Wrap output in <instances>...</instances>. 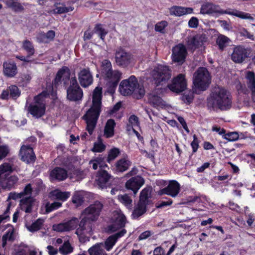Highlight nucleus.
Masks as SVG:
<instances>
[{
    "label": "nucleus",
    "instance_id": "nucleus-60",
    "mask_svg": "<svg viewBox=\"0 0 255 255\" xmlns=\"http://www.w3.org/2000/svg\"><path fill=\"white\" fill-rule=\"evenodd\" d=\"M11 204L10 203H8L6 207L5 211H4L3 214L0 215V223L3 221V220H6L7 218H9V213L10 208Z\"/></svg>",
    "mask_w": 255,
    "mask_h": 255
},
{
    "label": "nucleus",
    "instance_id": "nucleus-52",
    "mask_svg": "<svg viewBox=\"0 0 255 255\" xmlns=\"http://www.w3.org/2000/svg\"><path fill=\"white\" fill-rule=\"evenodd\" d=\"M72 202L78 207L81 205L83 202L82 195L79 192H76L72 197Z\"/></svg>",
    "mask_w": 255,
    "mask_h": 255
},
{
    "label": "nucleus",
    "instance_id": "nucleus-27",
    "mask_svg": "<svg viewBox=\"0 0 255 255\" xmlns=\"http://www.w3.org/2000/svg\"><path fill=\"white\" fill-rule=\"evenodd\" d=\"M170 14L175 16H181L185 14L192 13L193 9L180 6H173L169 8Z\"/></svg>",
    "mask_w": 255,
    "mask_h": 255
},
{
    "label": "nucleus",
    "instance_id": "nucleus-51",
    "mask_svg": "<svg viewBox=\"0 0 255 255\" xmlns=\"http://www.w3.org/2000/svg\"><path fill=\"white\" fill-rule=\"evenodd\" d=\"M102 157L101 156L97 157L89 162V164L92 166L93 169L96 170L99 166H102Z\"/></svg>",
    "mask_w": 255,
    "mask_h": 255
},
{
    "label": "nucleus",
    "instance_id": "nucleus-31",
    "mask_svg": "<svg viewBox=\"0 0 255 255\" xmlns=\"http://www.w3.org/2000/svg\"><path fill=\"white\" fill-rule=\"evenodd\" d=\"M126 224V217L123 215H119L115 222L108 227V232L113 233L123 227Z\"/></svg>",
    "mask_w": 255,
    "mask_h": 255
},
{
    "label": "nucleus",
    "instance_id": "nucleus-2",
    "mask_svg": "<svg viewBox=\"0 0 255 255\" xmlns=\"http://www.w3.org/2000/svg\"><path fill=\"white\" fill-rule=\"evenodd\" d=\"M232 97L226 89L215 87L207 99V106L210 110L227 111L231 109Z\"/></svg>",
    "mask_w": 255,
    "mask_h": 255
},
{
    "label": "nucleus",
    "instance_id": "nucleus-48",
    "mask_svg": "<svg viewBox=\"0 0 255 255\" xmlns=\"http://www.w3.org/2000/svg\"><path fill=\"white\" fill-rule=\"evenodd\" d=\"M94 31L95 33L98 34L100 38L102 40L104 39L105 36L107 33V32L102 27V25L100 24L96 25Z\"/></svg>",
    "mask_w": 255,
    "mask_h": 255
},
{
    "label": "nucleus",
    "instance_id": "nucleus-9",
    "mask_svg": "<svg viewBox=\"0 0 255 255\" xmlns=\"http://www.w3.org/2000/svg\"><path fill=\"white\" fill-rule=\"evenodd\" d=\"M46 95V92H43L35 97V103L30 105L28 108L29 113L33 117L39 118L42 117L45 113V104L42 98Z\"/></svg>",
    "mask_w": 255,
    "mask_h": 255
},
{
    "label": "nucleus",
    "instance_id": "nucleus-55",
    "mask_svg": "<svg viewBox=\"0 0 255 255\" xmlns=\"http://www.w3.org/2000/svg\"><path fill=\"white\" fill-rule=\"evenodd\" d=\"M187 43L188 45L191 46L192 48L193 47H196L199 46L200 45L198 36L189 37L187 41Z\"/></svg>",
    "mask_w": 255,
    "mask_h": 255
},
{
    "label": "nucleus",
    "instance_id": "nucleus-40",
    "mask_svg": "<svg viewBox=\"0 0 255 255\" xmlns=\"http://www.w3.org/2000/svg\"><path fill=\"white\" fill-rule=\"evenodd\" d=\"M119 200L127 207L128 209L131 210L132 207V199L127 194L120 195L118 196Z\"/></svg>",
    "mask_w": 255,
    "mask_h": 255
},
{
    "label": "nucleus",
    "instance_id": "nucleus-41",
    "mask_svg": "<svg viewBox=\"0 0 255 255\" xmlns=\"http://www.w3.org/2000/svg\"><path fill=\"white\" fill-rule=\"evenodd\" d=\"M22 47L26 51L28 57H30L34 54L35 50L32 43L29 40L27 39L24 40L22 42Z\"/></svg>",
    "mask_w": 255,
    "mask_h": 255
},
{
    "label": "nucleus",
    "instance_id": "nucleus-3",
    "mask_svg": "<svg viewBox=\"0 0 255 255\" xmlns=\"http://www.w3.org/2000/svg\"><path fill=\"white\" fill-rule=\"evenodd\" d=\"M92 107L83 117L87 124L86 129L90 134L93 132L101 112L102 88L96 87L93 91Z\"/></svg>",
    "mask_w": 255,
    "mask_h": 255
},
{
    "label": "nucleus",
    "instance_id": "nucleus-7",
    "mask_svg": "<svg viewBox=\"0 0 255 255\" xmlns=\"http://www.w3.org/2000/svg\"><path fill=\"white\" fill-rule=\"evenodd\" d=\"M157 86L165 84L171 77V71L168 66L158 65L155 67L151 73Z\"/></svg>",
    "mask_w": 255,
    "mask_h": 255
},
{
    "label": "nucleus",
    "instance_id": "nucleus-34",
    "mask_svg": "<svg viewBox=\"0 0 255 255\" xmlns=\"http://www.w3.org/2000/svg\"><path fill=\"white\" fill-rule=\"evenodd\" d=\"M70 196V192H62L59 190H55L50 192V197L54 200L65 201Z\"/></svg>",
    "mask_w": 255,
    "mask_h": 255
},
{
    "label": "nucleus",
    "instance_id": "nucleus-42",
    "mask_svg": "<svg viewBox=\"0 0 255 255\" xmlns=\"http://www.w3.org/2000/svg\"><path fill=\"white\" fill-rule=\"evenodd\" d=\"M43 222L44 220L43 219H38L31 225H26L27 229L31 232L37 231L41 229Z\"/></svg>",
    "mask_w": 255,
    "mask_h": 255
},
{
    "label": "nucleus",
    "instance_id": "nucleus-45",
    "mask_svg": "<svg viewBox=\"0 0 255 255\" xmlns=\"http://www.w3.org/2000/svg\"><path fill=\"white\" fill-rule=\"evenodd\" d=\"M74 9V7L72 6H66L62 4H59L56 6L54 9L55 13L62 14L69 11H71Z\"/></svg>",
    "mask_w": 255,
    "mask_h": 255
},
{
    "label": "nucleus",
    "instance_id": "nucleus-33",
    "mask_svg": "<svg viewBox=\"0 0 255 255\" xmlns=\"http://www.w3.org/2000/svg\"><path fill=\"white\" fill-rule=\"evenodd\" d=\"M131 165V162L127 158L124 157L118 160L116 163V170L117 172H123Z\"/></svg>",
    "mask_w": 255,
    "mask_h": 255
},
{
    "label": "nucleus",
    "instance_id": "nucleus-17",
    "mask_svg": "<svg viewBox=\"0 0 255 255\" xmlns=\"http://www.w3.org/2000/svg\"><path fill=\"white\" fill-rule=\"evenodd\" d=\"M78 79L81 86L87 88L93 81V76L89 69H83L78 74Z\"/></svg>",
    "mask_w": 255,
    "mask_h": 255
},
{
    "label": "nucleus",
    "instance_id": "nucleus-26",
    "mask_svg": "<svg viewBox=\"0 0 255 255\" xmlns=\"http://www.w3.org/2000/svg\"><path fill=\"white\" fill-rule=\"evenodd\" d=\"M35 204V199L31 197V196H27L20 200L21 209L26 213H31Z\"/></svg>",
    "mask_w": 255,
    "mask_h": 255
},
{
    "label": "nucleus",
    "instance_id": "nucleus-11",
    "mask_svg": "<svg viewBox=\"0 0 255 255\" xmlns=\"http://www.w3.org/2000/svg\"><path fill=\"white\" fill-rule=\"evenodd\" d=\"M116 63L120 67L126 68L132 62V55L122 48H118L115 52Z\"/></svg>",
    "mask_w": 255,
    "mask_h": 255
},
{
    "label": "nucleus",
    "instance_id": "nucleus-20",
    "mask_svg": "<svg viewBox=\"0 0 255 255\" xmlns=\"http://www.w3.org/2000/svg\"><path fill=\"white\" fill-rule=\"evenodd\" d=\"M144 180L140 176H136L131 178L126 183L127 189L132 190L136 194L139 188L143 185Z\"/></svg>",
    "mask_w": 255,
    "mask_h": 255
},
{
    "label": "nucleus",
    "instance_id": "nucleus-64",
    "mask_svg": "<svg viewBox=\"0 0 255 255\" xmlns=\"http://www.w3.org/2000/svg\"><path fill=\"white\" fill-rule=\"evenodd\" d=\"M47 249L49 255H55L58 253V250L51 246H48Z\"/></svg>",
    "mask_w": 255,
    "mask_h": 255
},
{
    "label": "nucleus",
    "instance_id": "nucleus-16",
    "mask_svg": "<svg viewBox=\"0 0 255 255\" xmlns=\"http://www.w3.org/2000/svg\"><path fill=\"white\" fill-rule=\"evenodd\" d=\"M169 88L173 92L178 93L183 91L186 88V81L184 75L179 74L168 85Z\"/></svg>",
    "mask_w": 255,
    "mask_h": 255
},
{
    "label": "nucleus",
    "instance_id": "nucleus-22",
    "mask_svg": "<svg viewBox=\"0 0 255 255\" xmlns=\"http://www.w3.org/2000/svg\"><path fill=\"white\" fill-rule=\"evenodd\" d=\"M3 74L8 78H13L17 74V68L15 63L7 60L3 63Z\"/></svg>",
    "mask_w": 255,
    "mask_h": 255
},
{
    "label": "nucleus",
    "instance_id": "nucleus-21",
    "mask_svg": "<svg viewBox=\"0 0 255 255\" xmlns=\"http://www.w3.org/2000/svg\"><path fill=\"white\" fill-rule=\"evenodd\" d=\"M21 159L26 163H30L35 160V156L32 148L29 145H23L20 150Z\"/></svg>",
    "mask_w": 255,
    "mask_h": 255
},
{
    "label": "nucleus",
    "instance_id": "nucleus-13",
    "mask_svg": "<svg viewBox=\"0 0 255 255\" xmlns=\"http://www.w3.org/2000/svg\"><path fill=\"white\" fill-rule=\"evenodd\" d=\"M79 223V220L75 217L72 218L67 222L53 225V230L58 232H69L75 229Z\"/></svg>",
    "mask_w": 255,
    "mask_h": 255
},
{
    "label": "nucleus",
    "instance_id": "nucleus-38",
    "mask_svg": "<svg viewBox=\"0 0 255 255\" xmlns=\"http://www.w3.org/2000/svg\"><path fill=\"white\" fill-rule=\"evenodd\" d=\"M12 171V166L8 163H4L0 165V180Z\"/></svg>",
    "mask_w": 255,
    "mask_h": 255
},
{
    "label": "nucleus",
    "instance_id": "nucleus-8",
    "mask_svg": "<svg viewBox=\"0 0 255 255\" xmlns=\"http://www.w3.org/2000/svg\"><path fill=\"white\" fill-rule=\"evenodd\" d=\"M210 80L209 73L205 68H199L194 74V85L200 90H206L210 83Z\"/></svg>",
    "mask_w": 255,
    "mask_h": 255
},
{
    "label": "nucleus",
    "instance_id": "nucleus-63",
    "mask_svg": "<svg viewBox=\"0 0 255 255\" xmlns=\"http://www.w3.org/2000/svg\"><path fill=\"white\" fill-rule=\"evenodd\" d=\"M45 36V33L40 32L37 36V40L40 42L47 43L48 40Z\"/></svg>",
    "mask_w": 255,
    "mask_h": 255
},
{
    "label": "nucleus",
    "instance_id": "nucleus-1",
    "mask_svg": "<svg viewBox=\"0 0 255 255\" xmlns=\"http://www.w3.org/2000/svg\"><path fill=\"white\" fill-rule=\"evenodd\" d=\"M70 71L67 67H63L56 74L53 82L55 86H58L61 81L64 86H67V98L70 101L77 102L83 98V92L79 86L75 77L70 78Z\"/></svg>",
    "mask_w": 255,
    "mask_h": 255
},
{
    "label": "nucleus",
    "instance_id": "nucleus-19",
    "mask_svg": "<svg viewBox=\"0 0 255 255\" xmlns=\"http://www.w3.org/2000/svg\"><path fill=\"white\" fill-rule=\"evenodd\" d=\"M92 223L88 219L83 218L79 224V227L76 229L75 234L79 237L91 234L92 232Z\"/></svg>",
    "mask_w": 255,
    "mask_h": 255
},
{
    "label": "nucleus",
    "instance_id": "nucleus-49",
    "mask_svg": "<svg viewBox=\"0 0 255 255\" xmlns=\"http://www.w3.org/2000/svg\"><path fill=\"white\" fill-rule=\"evenodd\" d=\"M37 253L34 250L27 248L19 249L15 252L14 255H36Z\"/></svg>",
    "mask_w": 255,
    "mask_h": 255
},
{
    "label": "nucleus",
    "instance_id": "nucleus-35",
    "mask_svg": "<svg viewBox=\"0 0 255 255\" xmlns=\"http://www.w3.org/2000/svg\"><path fill=\"white\" fill-rule=\"evenodd\" d=\"M4 3L8 7L10 8L15 12H22L24 10L23 5L25 4H21L18 2L17 0H4Z\"/></svg>",
    "mask_w": 255,
    "mask_h": 255
},
{
    "label": "nucleus",
    "instance_id": "nucleus-62",
    "mask_svg": "<svg viewBox=\"0 0 255 255\" xmlns=\"http://www.w3.org/2000/svg\"><path fill=\"white\" fill-rule=\"evenodd\" d=\"M193 138H194V140L191 142V145L193 149V152H196L198 148L199 144H198V142L197 139L195 135H194Z\"/></svg>",
    "mask_w": 255,
    "mask_h": 255
},
{
    "label": "nucleus",
    "instance_id": "nucleus-46",
    "mask_svg": "<svg viewBox=\"0 0 255 255\" xmlns=\"http://www.w3.org/2000/svg\"><path fill=\"white\" fill-rule=\"evenodd\" d=\"M14 239V232L13 230H8L5 234L2 236V247H4L6 244V241H13Z\"/></svg>",
    "mask_w": 255,
    "mask_h": 255
},
{
    "label": "nucleus",
    "instance_id": "nucleus-53",
    "mask_svg": "<svg viewBox=\"0 0 255 255\" xmlns=\"http://www.w3.org/2000/svg\"><path fill=\"white\" fill-rule=\"evenodd\" d=\"M224 136L225 139L230 141H236L239 138V133L236 131L230 132L225 134Z\"/></svg>",
    "mask_w": 255,
    "mask_h": 255
},
{
    "label": "nucleus",
    "instance_id": "nucleus-30",
    "mask_svg": "<svg viewBox=\"0 0 255 255\" xmlns=\"http://www.w3.org/2000/svg\"><path fill=\"white\" fill-rule=\"evenodd\" d=\"M247 84L248 88L252 92L253 100L255 102V75L253 72L248 71L246 75Z\"/></svg>",
    "mask_w": 255,
    "mask_h": 255
},
{
    "label": "nucleus",
    "instance_id": "nucleus-18",
    "mask_svg": "<svg viewBox=\"0 0 255 255\" xmlns=\"http://www.w3.org/2000/svg\"><path fill=\"white\" fill-rule=\"evenodd\" d=\"M180 190L179 184L176 181L172 180L170 182L167 187L160 190L158 194L160 195L167 194L172 197H175L178 195Z\"/></svg>",
    "mask_w": 255,
    "mask_h": 255
},
{
    "label": "nucleus",
    "instance_id": "nucleus-50",
    "mask_svg": "<svg viewBox=\"0 0 255 255\" xmlns=\"http://www.w3.org/2000/svg\"><path fill=\"white\" fill-rule=\"evenodd\" d=\"M120 150L117 148H113L111 149L108 153L107 161L110 163L111 161L114 160L119 154Z\"/></svg>",
    "mask_w": 255,
    "mask_h": 255
},
{
    "label": "nucleus",
    "instance_id": "nucleus-14",
    "mask_svg": "<svg viewBox=\"0 0 255 255\" xmlns=\"http://www.w3.org/2000/svg\"><path fill=\"white\" fill-rule=\"evenodd\" d=\"M250 51L242 46H238L234 48L231 55L232 60L235 63H241L249 56Z\"/></svg>",
    "mask_w": 255,
    "mask_h": 255
},
{
    "label": "nucleus",
    "instance_id": "nucleus-61",
    "mask_svg": "<svg viewBox=\"0 0 255 255\" xmlns=\"http://www.w3.org/2000/svg\"><path fill=\"white\" fill-rule=\"evenodd\" d=\"M129 123L132 127L138 126L139 122L138 118L135 115H131L128 119Z\"/></svg>",
    "mask_w": 255,
    "mask_h": 255
},
{
    "label": "nucleus",
    "instance_id": "nucleus-29",
    "mask_svg": "<svg viewBox=\"0 0 255 255\" xmlns=\"http://www.w3.org/2000/svg\"><path fill=\"white\" fill-rule=\"evenodd\" d=\"M50 177L52 180L63 181L67 177V172L64 168L56 167L50 172Z\"/></svg>",
    "mask_w": 255,
    "mask_h": 255
},
{
    "label": "nucleus",
    "instance_id": "nucleus-25",
    "mask_svg": "<svg viewBox=\"0 0 255 255\" xmlns=\"http://www.w3.org/2000/svg\"><path fill=\"white\" fill-rule=\"evenodd\" d=\"M111 177L112 176L107 171L102 170L98 172L96 181L99 187L103 189L107 187L108 182Z\"/></svg>",
    "mask_w": 255,
    "mask_h": 255
},
{
    "label": "nucleus",
    "instance_id": "nucleus-5",
    "mask_svg": "<svg viewBox=\"0 0 255 255\" xmlns=\"http://www.w3.org/2000/svg\"><path fill=\"white\" fill-rule=\"evenodd\" d=\"M218 13L220 14H229L240 17L242 19H249L253 21L254 18L250 13L238 11L237 10L233 11L224 10L221 9L219 5L214 4L212 3H206L203 4L201 7L200 13L210 14Z\"/></svg>",
    "mask_w": 255,
    "mask_h": 255
},
{
    "label": "nucleus",
    "instance_id": "nucleus-15",
    "mask_svg": "<svg viewBox=\"0 0 255 255\" xmlns=\"http://www.w3.org/2000/svg\"><path fill=\"white\" fill-rule=\"evenodd\" d=\"M162 92V90L159 88L156 89L148 95V102L154 108L157 109L163 108L166 104L162 99L159 94Z\"/></svg>",
    "mask_w": 255,
    "mask_h": 255
},
{
    "label": "nucleus",
    "instance_id": "nucleus-58",
    "mask_svg": "<svg viewBox=\"0 0 255 255\" xmlns=\"http://www.w3.org/2000/svg\"><path fill=\"white\" fill-rule=\"evenodd\" d=\"M9 152V149L7 145H0V159L6 156Z\"/></svg>",
    "mask_w": 255,
    "mask_h": 255
},
{
    "label": "nucleus",
    "instance_id": "nucleus-28",
    "mask_svg": "<svg viewBox=\"0 0 255 255\" xmlns=\"http://www.w3.org/2000/svg\"><path fill=\"white\" fill-rule=\"evenodd\" d=\"M122 73L119 70H113L110 71L108 74L104 76L105 79L109 82L113 87L117 85L122 77Z\"/></svg>",
    "mask_w": 255,
    "mask_h": 255
},
{
    "label": "nucleus",
    "instance_id": "nucleus-43",
    "mask_svg": "<svg viewBox=\"0 0 255 255\" xmlns=\"http://www.w3.org/2000/svg\"><path fill=\"white\" fill-rule=\"evenodd\" d=\"M230 41V39L223 35H220L216 40V42L219 48L222 50L228 45Z\"/></svg>",
    "mask_w": 255,
    "mask_h": 255
},
{
    "label": "nucleus",
    "instance_id": "nucleus-23",
    "mask_svg": "<svg viewBox=\"0 0 255 255\" xmlns=\"http://www.w3.org/2000/svg\"><path fill=\"white\" fill-rule=\"evenodd\" d=\"M33 188L31 184L29 183L27 184L24 188L23 191L20 193H16L15 192H10L7 198V201L10 199L17 200L19 199L24 198L27 196H31Z\"/></svg>",
    "mask_w": 255,
    "mask_h": 255
},
{
    "label": "nucleus",
    "instance_id": "nucleus-4",
    "mask_svg": "<svg viewBox=\"0 0 255 255\" xmlns=\"http://www.w3.org/2000/svg\"><path fill=\"white\" fill-rule=\"evenodd\" d=\"M119 91L124 96L133 94L134 98L137 99L142 98L145 93L143 86L139 85L136 78L133 75L121 82Z\"/></svg>",
    "mask_w": 255,
    "mask_h": 255
},
{
    "label": "nucleus",
    "instance_id": "nucleus-57",
    "mask_svg": "<svg viewBox=\"0 0 255 255\" xmlns=\"http://www.w3.org/2000/svg\"><path fill=\"white\" fill-rule=\"evenodd\" d=\"M105 145L101 141H99L94 143V147L92 150L93 152H101L105 149Z\"/></svg>",
    "mask_w": 255,
    "mask_h": 255
},
{
    "label": "nucleus",
    "instance_id": "nucleus-59",
    "mask_svg": "<svg viewBox=\"0 0 255 255\" xmlns=\"http://www.w3.org/2000/svg\"><path fill=\"white\" fill-rule=\"evenodd\" d=\"M198 25L199 20L196 17H192L188 21V26L190 28H197Z\"/></svg>",
    "mask_w": 255,
    "mask_h": 255
},
{
    "label": "nucleus",
    "instance_id": "nucleus-12",
    "mask_svg": "<svg viewBox=\"0 0 255 255\" xmlns=\"http://www.w3.org/2000/svg\"><path fill=\"white\" fill-rule=\"evenodd\" d=\"M187 51L185 46L182 44H178L172 48V59L174 62L182 64L185 61Z\"/></svg>",
    "mask_w": 255,
    "mask_h": 255
},
{
    "label": "nucleus",
    "instance_id": "nucleus-37",
    "mask_svg": "<svg viewBox=\"0 0 255 255\" xmlns=\"http://www.w3.org/2000/svg\"><path fill=\"white\" fill-rule=\"evenodd\" d=\"M115 125L116 123L114 120L110 119L107 121L104 128V135L106 137L109 138L114 135Z\"/></svg>",
    "mask_w": 255,
    "mask_h": 255
},
{
    "label": "nucleus",
    "instance_id": "nucleus-24",
    "mask_svg": "<svg viewBox=\"0 0 255 255\" xmlns=\"http://www.w3.org/2000/svg\"><path fill=\"white\" fill-rule=\"evenodd\" d=\"M126 233V230L122 229L120 232L110 236L103 243L105 248L107 251H110L115 245L118 239L123 237Z\"/></svg>",
    "mask_w": 255,
    "mask_h": 255
},
{
    "label": "nucleus",
    "instance_id": "nucleus-47",
    "mask_svg": "<svg viewBox=\"0 0 255 255\" xmlns=\"http://www.w3.org/2000/svg\"><path fill=\"white\" fill-rule=\"evenodd\" d=\"M61 205L62 203L59 202H54L51 204L47 203L45 206V212L46 213H50L53 210L58 209Z\"/></svg>",
    "mask_w": 255,
    "mask_h": 255
},
{
    "label": "nucleus",
    "instance_id": "nucleus-44",
    "mask_svg": "<svg viewBox=\"0 0 255 255\" xmlns=\"http://www.w3.org/2000/svg\"><path fill=\"white\" fill-rule=\"evenodd\" d=\"M102 73L104 76L112 70L111 62L108 59L104 60L101 63Z\"/></svg>",
    "mask_w": 255,
    "mask_h": 255
},
{
    "label": "nucleus",
    "instance_id": "nucleus-39",
    "mask_svg": "<svg viewBox=\"0 0 255 255\" xmlns=\"http://www.w3.org/2000/svg\"><path fill=\"white\" fill-rule=\"evenodd\" d=\"M59 251L62 255H67L73 252V248L71 246L68 241L64 242L63 244L59 248Z\"/></svg>",
    "mask_w": 255,
    "mask_h": 255
},
{
    "label": "nucleus",
    "instance_id": "nucleus-10",
    "mask_svg": "<svg viewBox=\"0 0 255 255\" xmlns=\"http://www.w3.org/2000/svg\"><path fill=\"white\" fill-rule=\"evenodd\" d=\"M103 207V204L101 202L96 201L94 204L90 205L83 211L82 215L83 218L91 222L97 220Z\"/></svg>",
    "mask_w": 255,
    "mask_h": 255
},
{
    "label": "nucleus",
    "instance_id": "nucleus-54",
    "mask_svg": "<svg viewBox=\"0 0 255 255\" xmlns=\"http://www.w3.org/2000/svg\"><path fill=\"white\" fill-rule=\"evenodd\" d=\"M9 96L13 98H16L20 95V91L16 86L12 85L9 87Z\"/></svg>",
    "mask_w": 255,
    "mask_h": 255
},
{
    "label": "nucleus",
    "instance_id": "nucleus-6",
    "mask_svg": "<svg viewBox=\"0 0 255 255\" xmlns=\"http://www.w3.org/2000/svg\"><path fill=\"white\" fill-rule=\"evenodd\" d=\"M151 190L149 188H144L140 192L139 200L135 205L132 213V217L137 219L146 212V206L150 203Z\"/></svg>",
    "mask_w": 255,
    "mask_h": 255
},
{
    "label": "nucleus",
    "instance_id": "nucleus-32",
    "mask_svg": "<svg viewBox=\"0 0 255 255\" xmlns=\"http://www.w3.org/2000/svg\"><path fill=\"white\" fill-rule=\"evenodd\" d=\"M18 181V178L17 176L12 175L0 181V185L2 188L7 190H10L14 187L15 185Z\"/></svg>",
    "mask_w": 255,
    "mask_h": 255
},
{
    "label": "nucleus",
    "instance_id": "nucleus-36",
    "mask_svg": "<svg viewBox=\"0 0 255 255\" xmlns=\"http://www.w3.org/2000/svg\"><path fill=\"white\" fill-rule=\"evenodd\" d=\"M103 243L96 244L88 250L90 255H107Z\"/></svg>",
    "mask_w": 255,
    "mask_h": 255
},
{
    "label": "nucleus",
    "instance_id": "nucleus-56",
    "mask_svg": "<svg viewBox=\"0 0 255 255\" xmlns=\"http://www.w3.org/2000/svg\"><path fill=\"white\" fill-rule=\"evenodd\" d=\"M167 26V22L166 21H161L155 24V30L156 31L164 33V29Z\"/></svg>",
    "mask_w": 255,
    "mask_h": 255
}]
</instances>
